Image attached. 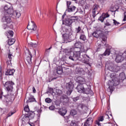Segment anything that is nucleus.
<instances>
[{
  "label": "nucleus",
  "instance_id": "3",
  "mask_svg": "<svg viewBox=\"0 0 126 126\" xmlns=\"http://www.w3.org/2000/svg\"><path fill=\"white\" fill-rule=\"evenodd\" d=\"M3 101L6 102V106H10L13 101H14V95L12 94H8L3 95Z\"/></svg>",
  "mask_w": 126,
  "mask_h": 126
},
{
  "label": "nucleus",
  "instance_id": "7",
  "mask_svg": "<svg viewBox=\"0 0 126 126\" xmlns=\"http://www.w3.org/2000/svg\"><path fill=\"white\" fill-rule=\"evenodd\" d=\"M13 85H14V83L12 81H8L3 84L4 88L7 92H12V90H13Z\"/></svg>",
  "mask_w": 126,
  "mask_h": 126
},
{
  "label": "nucleus",
  "instance_id": "11",
  "mask_svg": "<svg viewBox=\"0 0 126 126\" xmlns=\"http://www.w3.org/2000/svg\"><path fill=\"white\" fill-rule=\"evenodd\" d=\"M32 24L31 25H30V24L29 23L27 29L29 30H33V31H37V35H36L37 38L38 39V37H39V34H38V32L39 31V29H37V26L36 25V24H35V22L33 21H31Z\"/></svg>",
  "mask_w": 126,
  "mask_h": 126
},
{
  "label": "nucleus",
  "instance_id": "36",
  "mask_svg": "<svg viewBox=\"0 0 126 126\" xmlns=\"http://www.w3.org/2000/svg\"><path fill=\"white\" fill-rule=\"evenodd\" d=\"M79 39L82 41H85L86 40V36L84 33H81Z\"/></svg>",
  "mask_w": 126,
  "mask_h": 126
},
{
  "label": "nucleus",
  "instance_id": "45",
  "mask_svg": "<svg viewBox=\"0 0 126 126\" xmlns=\"http://www.w3.org/2000/svg\"><path fill=\"white\" fill-rule=\"evenodd\" d=\"M15 113H16V111L15 110H14L11 111L10 113H9L7 115V116L11 117V116H12V115H13V114H15Z\"/></svg>",
  "mask_w": 126,
  "mask_h": 126
},
{
  "label": "nucleus",
  "instance_id": "46",
  "mask_svg": "<svg viewBox=\"0 0 126 126\" xmlns=\"http://www.w3.org/2000/svg\"><path fill=\"white\" fill-rule=\"evenodd\" d=\"M69 118H70V116L68 115V116L64 117V121L65 123H68L69 122Z\"/></svg>",
  "mask_w": 126,
  "mask_h": 126
},
{
  "label": "nucleus",
  "instance_id": "44",
  "mask_svg": "<svg viewBox=\"0 0 126 126\" xmlns=\"http://www.w3.org/2000/svg\"><path fill=\"white\" fill-rule=\"evenodd\" d=\"M99 5L97 4H95L93 6V10L97 11L98 10V8H99Z\"/></svg>",
  "mask_w": 126,
  "mask_h": 126
},
{
  "label": "nucleus",
  "instance_id": "14",
  "mask_svg": "<svg viewBox=\"0 0 126 126\" xmlns=\"http://www.w3.org/2000/svg\"><path fill=\"white\" fill-rule=\"evenodd\" d=\"M109 16L110 15H109V14L103 13L102 14V15L98 18V20L101 21V22H104L105 19L109 17Z\"/></svg>",
  "mask_w": 126,
  "mask_h": 126
},
{
  "label": "nucleus",
  "instance_id": "62",
  "mask_svg": "<svg viewBox=\"0 0 126 126\" xmlns=\"http://www.w3.org/2000/svg\"><path fill=\"white\" fill-rule=\"evenodd\" d=\"M32 92L33 93H36V89H35V87H33L32 88Z\"/></svg>",
  "mask_w": 126,
  "mask_h": 126
},
{
  "label": "nucleus",
  "instance_id": "39",
  "mask_svg": "<svg viewBox=\"0 0 126 126\" xmlns=\"http://www.w3.org/2000/svg\"><path fill=\"white\" fill-rule=\"evenodd\" d=\"M77 114V111H76L75 109H72L70 110V115L71 116H75V115H76Z\"/></svg>",
  "mask_w": 126,
  "mask_h": 126
},
{
  "label": "nucleus",
  "instance_id": "40",
  "mask_svg": "<svg viewBox=\"0 0 126 126\" xmlns=\"http://www.w3.org/2000/svg\"><path fill=\"white\" fill-rule=\"evenodd\" d=\"M46 93L47 94H48V93H52V94L54 95V94L55 93V91H54V89L52 88L49 87Z\"/></svg>",
  "mask_w": 126,
  "mask_h": 126
},
{
  "label": "nucleus",
  "instance_id": "64",
  "mask_svg": "<svg viewBox=\"0 0 126 126\" xmlns=\"http://www.w3.org/2000/svg\"><path fill=\"white\" fill-rule=\"evenodd\" d=\"M30 125L31 126H35V125L33 123H31V124H30Z\"/></svg>",
  "mask_w": 126,
  "mask_h": 126
},
{
  "label": "nucleus",
  "instance_id": "49",
  "mask_svg": "<svg viewBox=\"0 0 126 126\" xmlns=\"http://www.w3.org/2000/svg\"><path fill=\"white\" fill-rule=\"evenodd\" d=\"M70 4H71V1H66V8L70 7Z\"/></svg>",
  "mask_w": 126,
  "mask_h": 126
},
{
  "label": "nucleus",
  "instance_id": "56",
  "mask_svg": "<svg viewBox=\"0 0 126 126\" xmlns=\"http://www.w3.org/2000/svg\"><path fill=\"white\" fill-rule=\"evenodd\" d=\"M113 23L115 25H116V26H118L119 25V24H120V23L116 21V20L115 19L113 20Z\"/></svg>",
  "mask_w": 126,
  "mask_h": 126
},
{
  "label": "nucleus",
  "instance_id": "42",
  "mask_svg": "<svg viewBox=\"0 0 126 126\" xmlns=\"http://www.w3.org/2000/svg\"><path fill=\"white\" fill-rule=\"evenodd\" d=\"M70 126H78V123L76 121H72L70 123Z\"/></svg>",
  "mask_w": 126,
  "mask_h": 126
},
{
  "label": "nucleus",
  "instance_id": "27",
  "mask_svg": "<svg viewBox=\"0 0 126 126\" xmlns=\"http://www.w3.org/2000/svg\"><path fill=\"white\" fill-rule=\"evenodd\" d=\"M6 34L7 38H12V37H13L14 32H13V31H9L6 32Z\"/></svg>",
  "mask_w": 126,
  "mask_h": 126
},
{
  "label": "nucleus",
  "instance_id": "5",
  "mask_svg": "<svg viewBox=\"0 0 126 126\" xmlns=\"http://www.w3.org/2000/svg\"><path fill=\"white\" fill-rule=\"evenodd\" d=\"M13 6L11 3H7L4 6V14H9V15H12L13 13Z\"/></svg>",
  "mask_w": 126,
  "mask_h": 126
},
{
  "label": "nucleus",
  "instance_id": "31",
  "mask_svg": "<svg viewBox=\"0 0 126 126\" xmlns=\"http://www.w3.org/2000/svg\"><path fill=\"white\" fill-rule=\"evenodd\" d=\"M8 44L9 46H11L12 45H13L14 43H15L16 40L15 39L10 38L8 39Z\"/></svg>",
  "mask_w": 126,
  "mask_h": 126
},
{
  "label": "nucleus",
  "instance_id": "43",
  "mask_svg": "<svg viewBox=\"0 0 126 126\" xmlns=\"http://www.w3.org/2000/svg\"><path fill=\"white\" fill-rule=\"evenodd\" d=\"M29 47H32V48H36L37 47V44L35 43L31 42L29 43Z\"/></svg>",
  "mask_w": 126,
  "mask_h": 126
},
{
  "label": "nucleus",
  "instance_id": "23",
  "mask_svg": "<svg viewBox=\"0 0 126 126\" xmlns=\"http://www.w3.org/2000/svg\"><path fill=\"white\" fill-rule=\"evenodd\" d=\"M76 9V7L74 5H71L70 7L66 8L65 11H67V12H72L74 11Z\"/></svg>",
  "mask_w": 126,
  "mask_h": 126
},
{
  "label": "nucleus",
  "instance_id": "32",
  "mask_svg": "<svg viewBox=\"0 0 126 126\" xmlns=\"http://www.w3.org/2000/svg\"><path fill=\"white\" fill-rule=\"evenodd\" d=\"M83 108H84V104L82 103H79L77 106V110H79V111H81L82 110H83Z\"/></svg>",
  "mask_w": 126,
  "mask_h": 126
},
{
  "label": "nucleus",
  "instance_id": "24",
  "mask_svg": "<svg viewBox=\"0 0 126 126\" xmlns=\"http://www.w3.org/2000/svg\"><path fill=\"white\" fill-rule=\"evenodd\" d=\"M9 24H3L2 25V27L3 29L5 30L7 28H9L10 29H13V25L12 24H10V25H9Z\"/></svg>",
  "mask_w": 126,
  "mask_h": 126
},
{
  "label": "nucleus",
  "instance_id": "51",
  "mask_svg": "<svg viewBox=\"0 0 126 126\" xmlns=\"http://www.w3.org/2000/svg\"><path fill=\"white\" fill-rule=\"evenodd\" d=\"M49 109L51 111H54L55 110V109H56V107H55V105H51L49 106Z\"/></svg>",
  "mask_w": 126,
  "mask_h": 126
},
{
  "label": "nucleus",
  "instance_id": "34",
  "mask_svg": "<svg viewBox=\"0 0 126 126\" xmlns=\"http://www.w3.org/2000/svg\"><path fill=\"white\" fill-rule=\"evenodd\" d=\"M62 99H63V102L65 103H68L69 98L68 97L66 96V95H63L62 96Z\"/></svg>",
  "mask_w": 126,
  "mask_h": 126
},
{
  "label": "nucleus",
  "instance_id": "53",
  "mask_svg": "<svg viewBox=\"0 0 126 126\" xmlns=\"http://www.w3.org/2000/svg\"><path fill=\"white\" fill-rule=\"evenodd\" d=\"M37 113H38L37 116H38V118H40V116H41V113H42V109H41V108L40 109H39L37 111Z\"/></svg>",
  "mask_w": 126,
  "mask_h": 126
},
{
  "label": "nucleus",
  "instance_id": "21",
  "mask_svg": "<svg viewBox=\"0 0 126 126\" xmlns=\"http://www.w3.org/2000/svg\"><path fill=\"white\" fill-rule=\"evenodd\" d=\"M115 61L118 63H122V62L124 61V57H123L122 55H117L116 56Z\"/></svg>",
  "mask_w": 126,
  "mask_h": 126
},
{
  "label": "nucleus",
  "instance_id": "12",
  "mask_svg": "<svg viewBox=\"0 0 126 126\" xmlns=\"http://www.w3.org/2000/svg\"><path fill=\"white\" fill-rule=\"evenodd\" d=\"M33 102H36V99L34 97V95L30 94L28 97L27 98V101L26 103H32Z\"/></svg>",
  "mask_w": 126,
  "mask_h": 126
},
{
  "label": "nucleus",
  "instance_id": "30",
  "mask_svg": "<svg viewBox=\"0 0 126 126\" xmlns=\"http://www.w3.org/2000/svg\"><path fill=\"white\" fill-rule=\"evenodd\" d=\"M12 15H14V16H15V17L16 18H19V17H20V16L21 15V14L19 12H18L16 11H14V10L13 14H12Z\"/></svg>",
  "mask_w": 126,
  "mask_h": 126
},
{
  "label": "nucleus",
  "instance_id": "1",
  "mask_svg": "<svg viewBox=\"0 0 126 126\" xmlns=\"http://www.w3.org/2000/svg\"><path fill=\"white\" fill-rule=\"evenodd\" d=\"M65 56L63 59L65 60H70L73 62L80 61V56H81V43L77 42L74 44V47L66 48L64 50Z\"/></svg>",
  "mask_w": 126,
  "mask_h": 126
},
{
  "label": "nucleus",
  "instance_id": "63",
  "mask_svg": "<svg viewBox=\"0 0 126 126\" xmlns=\"http://www.w3.org/2000/svg\"><path fill=\"white\" fill-rule=\"evenodd\" d=\"M105 25L106 26H111V24L109 22L106 23Z\"/></svg>",
  "mask_w": 126,
  "mask_h": 126
},
{
  "label": "nucleus",
  "instance_id": "60",
  "mask_svg": "<svg viewBox=\"0 0 126 126\" xmlns=\"http://www.w3.org/2000/svg\"><path fill=\"white\" fill-rule=\"evenodd\" d=\"M124 17L123 21H126V12H125L124 13Z\"/></svg>",
  "mask_w": 126,
  "mask_h": 126
},
{
  "label": "nucleus",
  "instance_id": "61",
  "mask_svg": "<svg viewBox=\"0 0 126 126\" xmlns=\"http://www.w3.org/2000/svg\"><path fill=\"white\" fill-rule=\"evenodd\" d=\"M66 15V11H65L63 15L62 16V19H63L64 17Z\"/></svg>",
  "mask_w": 126,
  "mask_h": 126
},
{
  "label": "nucleus",
  "instance_id": "59",
  "mask_svg": "<svg viewBox=\"0 0 126 126\" xmlns=\"http://www.w3.org/2000/svg\"><path fill=\"white\" fill-rule=\"evenodd\" d=\"M28 54L29 55V57H32V52H31V51L29 50V49L28 50Z\"/></svg>",
  "mask_w": 126,
  "mask_h": 126
},
{
  "label": "nucleus",
  "instance_id": "15",
  "mask_svg": "<svg viewBox=\"0 0 126 126\" xmlns=\"http://www.w3.org/2000/svg\"><path fill=\"white\" fill-rule=\"evenodd\" d=\"M84 126H90L93 124V119L92 118H89L84 123Z\"/></svg>",
  "mask_w": 126,
  "mask_h": 126
},
{
  "label": "nucleus",
  "instance_id": "55",
  "mask_svg": "<svg viewBox=\"0 0 126 126\" xmlns=\"http://www.w3.org/2000/svg\"><path fill=\"white\" fill-rule=\"evenodd\" d=\"M2 94H3L2 92L0 93V100H2V101H3V96H2L3 95H2Z\"/></svg>",
  "mask_w": 126,
  "mask_h": 126
},
{
  "label": "nucleus",
  "instance_id": "20",
  "mask_svg": "<svg viewBox=\"0 0 126 126\" xmlns=\"http://www.w3.org/2000/svg\"><path fill=\"white\" fill-rule=\"evenodd\" d=\"M75 31L76 34L80 33V34H84V31L82 30V27L81 26H78L77 28H75Z\"/></svg>",
  "mask_w": 126,
  "mask_h": 126
},
{
  "label": "nucleus",
  "instance_id": "37",
  "mask_svg": "<svg viewBox=\"0 0 126 126\" xmlns=\"http://www.w3.org/2000/svg\"><path fill=\"white\" fill-rule=\"evenodd\" d=\"M126 78V75H125L124 72H121L120 74V80H125Z\"/></svg>",
  "mask_w": 126,
  "mask_h": 126
},
{
  "label": "nucleus",
  "instance_id": "28",
  "mask_svg": "<svg viewBox=\"0 0 126 126\" xmlns=\"http://www.w3.org/2000/svg\"><path fill=\"white\" fill-rule=\"evenodd\" d=\"M105 116L107 119H113V115L111 111H106Z\"/></svg>",
  "mask_w": 126,
  "mask_h": 126
},
{
  "label": "nucleus",
  "instance_id": "41",
  "mask_svg": "<svg viewBox=\"0 0 126 126\" xmlns=\"http://www.w3.org/2000/svg\"><path fill=\"white\" fill-rule=\"evenodd\" d=\"M77 71L79 74H83L84 73V69L83 68H79Z\"/></svg>",
  "mask_w": 126,
  "mask_h": 126
},
{
  "label": "nucleus",
  "instance_id": "16",
  "mask_svg": "<svg viewBox=\"0 0 126 126\" xmlns=\"http://www.w3.org/2000/svg\"><path fill=\"white\" fill-rule=\"evenodd\" d=\"M58 113L60 114V115H61V116L63 117L64 116H65L66 113H67V110H66L65 107H63L59 109Z\"/></svg>",
  "mask_w": 126,
  "mask_h": 126
},
{
  "label": "nucleus",
  "instance_id": "47",
  "mask_svg": "<svg viewBox=\"0 0 126 126\" xmlns=\"http://www.w3.org/2000/svg\"><path fill=\"white\" fill-rule=\"evenodd\" d=\"M45 102L48 103H52V99L49 97H47L45 99Z\"/></svg>",
  "mask_w": 126,
  "mask_h": 126
},
{
  "label": "nucleus",
  "instance_id": "13",
  "mask_svg": "<svg viewBox=\"0 0 126 126\" xmlns=\"http://www.w3.org/2000/svg\"><path fill=\"white\" fill-rule=\"evenodd\" d=\"M84 84H80L78 85L76 89L79 93H83L84 92V86L83 85Z\"/></svg>",
  "mask_w": 126,
  "mask_h": 126
},
{
  "label": "nucleus",
  "instance_id": "57",
  "mask_svg": "<svg viewBox=\"0 0 126 126\" xmlns=\"http://www.w3.org/2000/svg\"><path fill=\"white\" fill-rule=\"evenodd\" d=\"M31 52H32V54L36 55V50L34 49H32Z\"/></svg>",
  "mask_w": 126,
  "mask_h": 126
},
{
  "label": "nucleus",
  "instance_id": "33",
  "mask_svg": "<svg viewBox=\"0 0 126 126\" xmlns=\"http://www.w3.org/2000/svg\"><path fill=\"white\" fill-rule=\"evenodd\" d=\"M110 54H111V50H110V49H106L103 54V56H110Z\"/></svg>",
  "mask_w": 126,
  "mask_h": 126
},
{
  "label": "nucleus",
  "instance_id": "58",
  "mask_svg": "<svg viewBox=\"0 0 126 126\" xmlns=\"http://www.w3.org/2000/svg\"><path fill=\"white\" fill-rule=\"evenodd\" d=\"M100 121L98 120H96L95 121V125H97L98 126H101V124H100Z\"/></svg>",
  "mask_w": 126,
  "mask_h": 126
},
{
  "label": "nucleus",
  "instance_id": "2",
  "mask_svg": "<svg viewBox=\"0 0 126 126\" xmlns=\"http://www.w3.org/2000/svg\"><path fill=\"white\" fill-rule=\"evenodd\" d=\"M110 77L112 81H109V87L107 89L108 92L112 93L114 90V86H117L120 84V79H119V76L115 73H111Z\"/></svg>",
  "mask_w": 126,
  "mask_h": 126
},
{
  "label": "nucleus",
  "instance_id": "10",
  "mask_svg": "<svg viewBox=\"0 0 126 126\" xmlns=\"http://www.w3.org/2000/svg\"><path fill=\"white\" fill-rule=\"evenodd\" d=\"M11 16L12 15L4 14V16L1 18V22H5L6 24H11L12 21L11 20Z\"/></svg>",
  "mask_w": 126,
  "mask_h": 126
},
{
  "label": "nucleus",
  "instance_id": "35",
  "mask_svg": "<svg viewBox=\"0 0 126 126\" xmlns=\"http://www.w3.org/2000/svg\"><path fill=\"white\" fill-rule=\"evenodd\" d=\"M26 61L29 64H31L32 63V57L28 56L26 58Z\"/></svg>",
  "mask_w": 126,
  "mask_h": 126
},
{
  "label": "nucleus",
  "instance_id": "22",
  "mask_svg": "<svg viewBox=\"0 0 126 126\" xmlns=\"http://www.w3.org/2000/svg\"><path fill=\"white\" fill-rule=\"evenodd\" d=\"M15 72V70L14 69H7L5 73V75H13V74Z\"/></svg>",
  "mask_w": 126,
  "mask_h": 126
},
{
  "label": "nucleus",
  "instance_id": "54",
  "mask_svg": "<svg viewBox=\"0 0 126 126\" xmlns=\"http://www.w3.org/2000/svg\"><path fill=\"white\" fill-rule=\"evenodd\" d=\"M98 120L99 122H103V121H104V117L103 116H100V117L98 118Z\"/></svg>",
  "mask_w": 126,
  "mask_h": 126
},
{
  "label": "nucleus",
  "instance_id": "8",
  "mask_svg": "<svg viewBox=\"0 0 126 126\" xmlns=\"http://www.w3.org/2000/svg\"><path fill=\"white\" fill-rule=\"evenodd\" d=\"M75 18L74 17H71L70 18H66L64 19V24L66 26H68L70 27V29L72 28L71 26H72V24L73 23V22H75Z\"/></svg>",
  "mask_w": 126,
  "mask_h": 126
},
{
  "label": "nucleus",
  "instance_id": "18",
  "mask_svg": "<svg viewBox=\"0 0 126 126\" xmlns=\"http://www.w3.org/2000/svg\"><path fill=\"white\" fill-rule=\"evenodd\" d=\"M12 57H13V56L12 55V53L10 52V50H9V52L8 53V58L9 60L7 62V64H8V65H11Z\"/></svg>",
  "mask_w": 126,
  "mask_h": 126
},
{
  "label": "nucleus",
  "instance_id": "25",
  "mask_svg": "<svg viewBox=\"0 0 126 126\" xmlns=\"http://www.w3.org/2000/svg\"><path fill=\"white\" fill-rule=\"evenodd\" d=\"M100 38H101L102 40V41H103V42H106L107 41V35H105L104 34V32L102 31V33H100Z\"/></svg>",
  "mask_w": 126,
  "mask_h": 126
},
{
  "label": "nucleus",
  "instance_id": "6",
  "mask_svg": "<svg viewBox=\"0 0 126 126\" xmlns=\"http://www.w3.org/2000/svg\"><path fill=\"white\" fill-rule=\"evenodd\" d=\"M65 88L67 90L66 93L67 96H70V94L72 93L73 88H74V84H73V82L70 81L68 83H66Z\"/></svg>",
  "mask_w": 126,
  "mask_h": 126
},
{
  "label": "nucleus",
  "instance_id": "9",
  "mask_svg": "<svg viewBox=\"0 0 126 126\" xmlns=\"http://www.w3.org/2000/svg\"><path fill=\"white\" fill-rule=\"evenodd\" d=\"M24 111L28 113L27 116H26L25 118H28L30 120H33V119H34V117H35V113L33 111H30L29 106H26L24 108Z\"/></svg>",
  "mask_w": 126,
  "mask_h": 126
},
{
  "label": "nucleus",
  "instance_id": "19",
  "mask_svg": "<svg viewBox=\"0 0 126 126\" xmlns=\"http://www.w3.org/2000/svg\"><path fill=\"white\" fill-rule=\"evenodd\" d=\"M101 34H102V31L97 30L96 32H93L92 35L93 36V37H94V38H99Z\"/></svg>",
  "mask_w": 126,
  "mask_h": 126
},
{
  "label": "nucleus",
  "instance_id": "52",
  "mask_svg": "<svg viewBox=\"0 0 126 126\" xmlns=\"http://www.w3.org/2000/svg\"><path fill=\"white\" fill-rule=\"evenodd\" d=\"M55 105L56 106H60V105H61V101H60V100H56L55 101Z\"/></svg>",
  "mask_w": 126,
  "mask_h": 126
},
{
  "label": "nucleus",
  "instance_id": "38",
  "mask_svg": "<svg viewBox=\"0 0 126 126\" xmlns=\"http://www.w3.org/2000/svg\"><path fill=\"white\" fill-rule=\"evenodd\" d=\"M62 93H63V92L62 91V90H56L55 92H54V94L53 95H58V96H60V95H61Z\"/></svg>",
  "mask_w": 126,
  "mask_h": 126
},
{
  "label": "nucleus",
  "instance_id": "50",
  "mask_svg": "<svg viewBox=\"0 0 126 126\" xmlns=\"http://www.w3.org/2000/svg\"><path fill=\"white\" fill-rule=\"evenodd\" d=\"M96 10H93L92 11V16L93 17V18H95V17H96Z\"/></svg>",
  "mask_w": 126,
  "mask_h": 126
},
{
  "label": "nucleus",
  "instance_id": "17",
  "mask_svg": "<svg viewBox=\"0 0 126 126\" xmlns=\"http://www.w3.org/2000/svg\"><path fill=\"white\" fill-rule=\"evenodd\" d=\"M76 81L79 84H84L85 83V79L82 76H79L76 78Z\"/></svg>",
  "mask_w": 126,
  "mask_h": 126
},
{
  "label": "nucleus",
  "instance_id": "26",
  "mask_svg": "<svg viewBox=\"0 0 126 126\" xmlns=\"http://www.w3.org/2000/svg\"><path fill=\"white\" fill-rule=\"evenodd\" d=\"M56 72L57 74H62L63 73V67L61 66H58L56 69Z\"/></svg>",
  "mask_w": 126,
  "mask_h": 126
},
{
  "label": "nucleus",
  "instance_id": "4",
  "mask_svg": "<svg viewBox=\"0 0 126 126\" xmlns=\"http://www.w3.org/2000/svg\"><path fill=\"white\" fill-rule=\"evenodd\" d=\"M64 43H69L71 41L74 40V36L73 35L72 33L69 32H66L63 35Z\"/></svg>",
  "mask_w": 126,
  "mask_h": 126
},
{
  "label": "nucleus",
  "instance_id": "29",
  "mask_svg": "<svg viewBox=\"0 0 126 126\" xmlns=\"http://www.w3.org/2000/svg\"><path fill=\"white\" fill-rule=\"evenodd\" d=\"M91 92H92V91L91 90V89H90V88H88L86 89H84V92H83V93H84V94H91Z\"/></svg>",
  "mask_w": 126,
  "mask_h": 126
},
{
  "label": "nucleus",
  "instance_id": "48",
  "mask_svg": "<svg viewBox=\"0 0 126 126\" xmlns=\"http://www.w3.org/2000/svg\"><path fill=\"white\" fill-rule=\"evenodd\" d=\"M80 97L79 96L75 97H73L72 100L74 102H76L78 101V100H79Z\"/></svg>",
  "mask_w": 126,
  "mask_h": 126
}]
</instances>
